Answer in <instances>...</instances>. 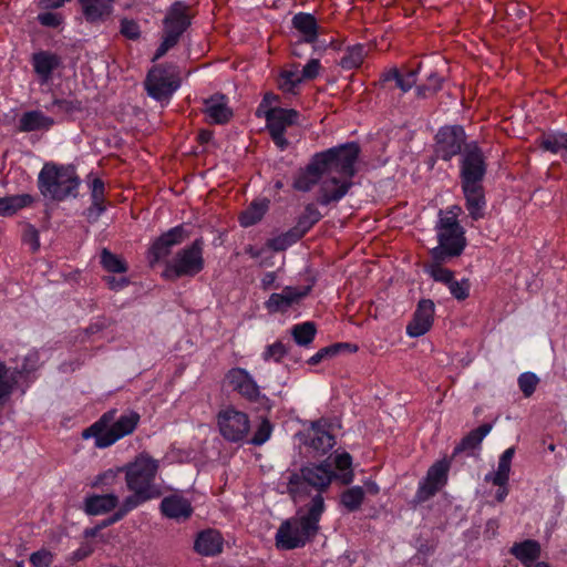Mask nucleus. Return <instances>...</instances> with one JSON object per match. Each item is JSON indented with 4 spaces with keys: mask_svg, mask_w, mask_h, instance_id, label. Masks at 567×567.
I'll list each match as a JSON object with an SVG mask.
<instances>
[{
    "mask_svg": "<svg viewBox=\"0 0 567 567\" xmlns=\"http://www.w3.org/2000/svg\"><path fill=\"white\" fill-rule=\"evenodd\" d=\"M333 464L337 472L327 461L308 464L298 471L286 470L274 483L278 493L289 495L295 503L305 501L312 489L318 492L306 513L299 509L295 517L279 526L275 537L278 548L295 549L305 546L317 534L324 511L320 493L329 487L333 478L342 484L353 481L352 457L349 453L337 454Z\"/></svg>",
    "mask_w": 567,
    "mask_h": 567,
    "instance_id": "f257e3e1",
    "label": "nucleus"
},
{
    "mask_svg": "<svg viewBox=\"0 0 567 567\" xmlns=\"http://www.w3.org/2000/svg\"><path fill=\"white\" fill-rule=\"evenodd\" d=\"M332 150H336V153L331 155L318 188L317 200L322 206L338 203L348 194L360 153L357 143L342 144Z\"/></svg>",
    "mask_w": 567,
    "mask_h": 567,
    "instance_id": "f03ea898",
    "label": "nucleus"
},
{
    "mask_svg": "<svg viewBox=\"0 0 567 567\" xmlns=\"http://www.w3.org/2000/svg\"><path fill=\"white\" fill-rule=\"evenodd\" d=\"M116 411L111 410L104 413L96 422L85 429L82 437L94 439V445L97 449H106L124 436L131 434L140 422V414L128 411L115 417Z\"/></svg>",
    "mask_w": 567,
    "mask_h": 567,
    "instance_id": "7ed1b4c3",
    "label": "nucleus"
},
{
    "mask_svg": "<svg viewBox=\"0 0 567 567\" xmlns=\"http://www.w3.org/2000/svg\"><path fill=\"white\" fill-rule=\"evenodd\" d=\"M80 186L73 166L47 163L38 176V187L41 195L51 200L62 202L68 197H75Z\"/></svg>",
    "mask_w": 567,
    "mask_h": 567,
    "instance_id": "20e7f679",
    "label": "nucleus"
},
{
    "mask_svg": "<svg viewBox=\"0 0 567 567\" xmlns=\"http://www.w3.org/2000/svg\"><path fill=\"white\" fill-rule=\"evenodd\" d=\"M435 230L439 245L430 250L432 259L450 260L463 252L466 238L464 228L457 220V213L440 214Z\"/></svg>",
    "mask_w": 567,
    "mask_h": 567,
    "instance_id": "39448f33",
    "label": "nucleus"
},
{
    "mask_svg": "<svg viewBox=\"0 0 567 567\" xmlns=\"http://www.w3.org/2000/svg\"><path fill=\"white\" fill-rule=\"evenodd\" d=\"M205 268L204 240L195 239L190 245L181 248L167 262L163 277L168 280L193 278Z\"/></svg>",
    "mask_w": 567,
    "mask_h": 567,
    "instance_id": "423d86ee",
    "label": "nucleus"
},
{
    "mask_svg": "<svg viewBox=\"0 0 567 567\" xmlns=\"http://www.w3.org/2000/svg\"><path fill=\"white\" fill-rule=\"evenodd\" d=\"M159 468L157 460L147 453L138 454L133 462L124 466L125 482L128 489H138L153 497L161 495L155 477Z\"/></svg>",
    "mask_w": 567,
    "mask_h": 567,
    "instance_id": "0eeeda50",
    "label": "nucleus"
},
{
    "mask_svg": "<svg viewBox=\"0 0 567 567\" xmlns=\"http://www.w3.org/2000/svg\"><path fill=\"white\" fill-rule=\"evenodd\" d=\"M189 24L188 7L179 1L172 4L164 19V35L156 50L154 60L161 59L168 50L175 47Z\"/></svg>",
    "mask_w": 567,
    "mask_h": 567,
    "instance_id": "6e6552de",
    "label": "nucleus"
},
{
    "mask_svg": "<svg viewBox=\"0 0 567 567\" xmlns=\"http://www.w3.org/2000/svg\"><path fill=\"white\" fill-rule=\"evenodd\" d=\"M145 86L150 96L157 101L168 100L181 86L174 66H154L147 74Z\"/></svg>",
    "mask_w": 567,
    "mask_h": 567,
    "instance_id": "1a4fd4ad",
    "label": "nucleus"
},
{
    "mask_svg": "<svg viewBox=\"0 0 567 567\" xmlns=\"http://www.w3.org/2000/svg\"><path fill=\"white\" fill-rule=\"evenodd\" d=\"M264 117L276 146L280 151L286 150L288 146L285 137L286 130L298 122L299 113L292 109L270 107L264 112Z\"/></svg>",
    "mask_w": 567,
    "mask_h": 567,
    "instance_id": "9d476101",
    "label": "nucleus"
},
{
    "mask_svg": "<svg viewBox=\"0 0 567 567\" xmlns=\"http://www.w3.org/2000/svg\"><path fill=\"white\" fill-rule=\"evenodd\" d=\"M333 153H336V150H332V147L327 151L316 153L308 165L299 169L296 174L293 188L300 192H309L315 185H319Z\"/></svg>",
    "mask_w": 567,
    "mask_h": 567,
    "instance_id": "9b49d317",
    "label": "nucleus"
},
{
    "mask_svg": "<svg viewBox=\"0 0 567 567\" xmlns=\"http://www.w3.org/2000/svg\"><path fill=\"white\" fill-rule=\"evenodd\" d=\"M217 424L223 437L229 442L244 440L250 429L248 415L233 406H227L219 411Z\"/></svg>",
    "mask_w": 567,
    "mask_h": 567,
    "instance_id": "f8f14e48",
    "label": "nucleus"
},
{
    "mask_svg": "<svg viewBox=\"0 0 567 567\" xmlns=\"http://www.w3.org/2000/svg\"><path fill=\"white\" fill-rule=\"evenodd\" d=\"M34 75L41 86L52 84L54 75L63 65L60 55L48 50L34 52L30 59Z\"/></svg>",
    "mask_w": 567,
    "mask_h": 567,
    "instance_id": "ddd939ff",
    "label": "nucleus"
},
{
    "mask_svg": "<svg viewBox=\"0 0 567 567\" xmlns=\"http://www.w3.org/2000/svg\"><path fill=\"white\" fill-rule=\"evenodd\" d=\"M450 464L445 460L435 462L427 471L426 476L420 481L415 494L419 503L425 502L434 496L447 482Z\"/></svg>",
    "mask_w": 567,
    "mask_h": 567,
    "instance_id": "4468645a",
    "label": "nucleus"
},
{
    "mask_svg": "<svg viewBox=\"0 0 567 567\" xmlns=\"http://www.w3.org/2000/svg\"><path fill=\"white\" fill-rule=\"evenodd\" d=\"M311 286H287L280 292H274L265 301V308L270 313H285L309 295Z\"/></svg>",
    "mask_w": 567,
    "mask_h": 567,
    "instance_id": "2eb2a0df",
    "label": "nucleus"
},
{
    "mask_svg": "<svg viewBox=\"0 0 567 567\" xmlns=\"http://www.w3.org/2000/svg\"><path fill=\"white\" fill-rule=\"evenodd\" d=\"M465 143V132L462 126H445L436 134V155L450 161L457 155Z\"/></svg>",
    "mask_w": 567,
    "mask_h": 567,
    "instance_id": "dca6fc26",
    "label": "nucleus"
},
{
    "mask_svg": "<svg viewBox=\"0 0 567 567\" xmlns=\"http://www.w3.org/2000/svg\"><path fill=\"white\" fill-rule=\"evenodd\" d=\"M485 163L477 146H468L462 155L461 178L462 185H482L485 175Z\"/></svg>",
    "mask_w": 567,
    "mask_h": 567,
    "instance_id": "f3484780",
    "label": "nucleus"
},
{
    "mask_svg": "<svg viewBox=\"0 0 567 567\" xmlns=\"http://www.w3.org/2000/svg\"><path fill=\"white\" fill-rule=\"evenodd\" d=\"M40 360V352L38 350H31L23 357L21 370H18V367H16V372H10L6 365L0 362V400L11 392L13 384L18 382L17 377L21 378L22 374L34 371L39 367Z\"/></svg>",
    "mask_w": 567,
    "mask_h": 567,
    "instance_id": "a211bd4d",
    "label": "nucleus"
},
{
    "mask_svg": "<svg viewBox=\"0 0 567 567\" xmlns=\"http://www.w3.org/2000/svg\"><path fill=\"white\" fill-rule=\"evenodd\" d=\"M302 441L305 445L319 455L326 454L336 444L334 436L328 431L324 420L313 422L302 434Z\"/></svg>",
    "mask_w": 567,
    "mask_h": 567,
    "instance_id": "6ab92c4d",
    "label": "nucleus"
},
{
    "mask_svg": "<svg viewBox=\"0 0 567 567\" xmlns=\"http://www.w3.org/2000/svg\"><path fill=\"white\" fill-rule=\"evenodd\" d=\"M188 237L184 226H176L159 236L151 246L148 258L152 264L168 256L174 246L182 244Z\"/></svg>",
    "mask_w": 567,
    "mask_h": 567,
    "instance_id": "aec40b11",
    "label": "nucleus"
},
{
    "mask_svg": "<svg viewBox=\"0 0 567 567\" xmlns=\"http://www.w3.org/2000/svg\"><path fill=\"white\" fill-rule=\"evenodd\" d=\"M434 312L435 306L432 300H420L412 320L406 326V334L411 338H419L425 334L432 327Z\"/></svg>",
    "mask_w": 567,
    "mask_h": 567,
    "instance_id": "412c9836",
    "label": "nucleus"
},
{
    "mask_svg": "<svg viewBox=\"0 0 567 567\" xmlns=\"http://www.w3.org/2000/svg\"><path fill=\"white\" fill-rule=\"evenodd\" d=\"M228 385L248 400H257L260 395L259 386L251 374L243 368H233L226 374Z\"/></svg>",
    "mask_w": 567,
    "mask_h": 567,
    "instance_id": "4be33fe9",
    "label": "nucleus"
},
{
    "mask_svg": "<svg viewBox=\"0 0 567 567\" xmlns=\"http://www.w3.org/2000/svg\"><path fill=\"white\" fill-rule=\"evenodd\" d=\"M159 508L163 516L176 522L187 520L194 512L192 502L177 493L165 496Z\"/></svg>",
    "mask_w": 567,
    "mask_h": 567,
    "instance_id": "5701e85b",
    "label": "nucleus"
},
{
    "mask_svg": "<svg viewBox=\"0 0 567 567\" xmlns=\"http://www.w3.org/2000/svg\"><path fill=\"white\" fill-rule=\"evenodd\" d=\"M115 0H78L85 20L90 23L105 21L113 12Z\"/></svg>",
    "mask_w": 567,
    "mask_h": 567,
    "instance_id": "b1692460",
    "label": "nucleus"
},
{
    "mask_svg": "<svg viewBox=\"0 0 567 567\" xmlns=\"http://www.w3.org/2000/svg\"><path fill=\"white\" fill-rule=\"evenodd\" d=\"M224 539L221 534L215 529H205L197 534L194 549L202 556H215L221 553Z\"/></svg>",
    "mask_w": 567,
    "mask_h": 567,
    "instance_id": "393cba45",
    "label": "nucleus"
},
{
    "mask_svg": "<svg viewBox=\"0 0 567 567\" xmlns=\"http://www.w3.org/2000/svg\"><path fill=\"white\" fill-rule=\"evenodd\" d=\"M204 112L209 122L215 124H224L233 116V111L228 106V100L223 94H214L205 100Z\"/></svg>",
    "mask_w": 567,
    "mask_h": 567,
    "instance_id": "a878e982",
    "label": "nucleus"
},
{
    "mask_svg": "<svg viewBox=\"0 0 567 567\" xmlns=\"http://www.w3.org/2000/svg\"><path fill=\"white\" fill-rule=\"evenodd\" d=\"M55 121L40 110H31L22 113L18 121V130L23 133L34 131H49Z\"/></svg>",
    "mask_w": 567,
    "mask_h": 567,
    "instance_id": "bb28decb",
    "label": "nucleus"
},
{
    "mask_svg": "<svg viewBox=\"0 0 567 567\" xmlns=\"http://www.w3.org/2000/svg\"><path fill=\"white\" fill-rule=\"evenodd\" d=\"M470 216L477 220L484 217L486 200L482 185H462Z\"/></svg>",
    "mask_w": 567,
    "mask_h": 567,
    "instance_id": "cd10ccee",
    "label": "nucleus"
},
{
    "mask_svg": "<svg viewBox=\"0 0 567 567\" xmlns=\"http://www.w3.org/2000/svg\"><path fill=\"white\" fill-rule=\"evenodd\" d=\"M515 447L506 449L499 456L497 468L485 475L484 481L493 485L508 484Z\"/></svg>",
    "mask_w": 567,
    "mask_h": 567,
    "instance_id": "c85d7f7f",
    "label": "nucleus"
},
{
    "mask_svg": "<svg viewBox=\"0 0 567 567\" xmlns=\"http://www.w3.org/2000/svg\"><path fill=\"white\" fill-rule=\"evenodd\" d=\"M511 554L514 555L525 567H534L536 560L540 556V545L538 542L533 539L515 543L511 548Z\"/></svg>",
    "mask_w": 567,
    "mask_h": 567,
    "instance_id": "c756f323",
    "label": "nucleus"
},
{
    "mask_svg": "<svg viewBox=\"0 0 567 567\" xmlns=\"http://www.w3.org/2000/svg\"><path fill=\"white\" fill-rule=\"evenodd\" d=\"M118 504L115 494L91 495L84 501V511L89 515H101L114 509Z\"/></svg>",
    "mask_w": 567,
    "mask_h": 567,
    "instance_id": "7c9ffc66",
    "label": "nucleus"
},
{
    "mask_svg": "<svg viewBox=\"0 0 567 567\" xmlns=\"http://www.w3.org/2000/svg\"><path fill=\"white\" fill-rule=\"evenodd\" d=\"M293 28L301 34V41L313 43L318 37V23L310 13H297L292 18Z\"/></svg>",
    "mask_w": 567,
    "mask_h": 567,
    "instance_id": "2f4dec72",
    "label": "nucleus"
},
{
    "mask_svg": "<svg viewBox=\"0 0 567 567\" xmlns=\"http://www.w3.org/2000/svg\"><path fill=\"white\" fill-rule=\"evenodd\" d=\"M34 198L29 194L0 197V216L8 217L33 204Z\"/></svg>",
    "mask_w": 567,
    "mask_h": 567,
    "instance_id": "473e14b6",
    "label": "nucleus"
},
{
    "mask_svg": "<svg viewBox=\"0 0 567 567\" xmlns=\"http://www.w3.org/2000/svg\"><path fill=\"white\" fill-rule=\"evenodd\" d=\"M493 425L485 423L478 426L477 429L471 431L460 443L458 446L455 447V453L463 451H473L480 449L483 440L492 431Z\"/></svg>",
    "mask_w": 567,
    "mask_h": 567,
    "instance_id": "72a5a7b5",
    "label": "nucleus"
},
{
    "mask_svg": "<svg viewBox=\"0 0 567 567\" xmlns=\"http://www.w3.org/2000/svg\"><path fill=\"white\" fill-rule=\"evenodd\" d=\"M368 54V49L364 44L357 43L350 45L344 50L340 60V66L344 70H352L359 68Z\"/></svg>",
    "mask_w": 567,
    "mask_h": 567,
    "instance_id": "f704fd0d",
    "label": "nucleus"
},
{
    "mask_svg": "<svg viewBox=\"0 0 567 567\" xmlns=\"http://www.w3.org/2000/svg\"><path fill=\"white\" fill-rule=\"evenodd\" d=\"M302 75L298 65L281 71L278 80L279 89L285 93H296V89L302 83Z\"/></svg>",
    "mask_w": 567,
    "mask_h": 567,
    "instance_id": "c9c22d12",
    "label": "nucleus"
},
{
    "mask_svg": "<svg viewBox=\"0 0 567 567\" xmlns=\"http://www.w3.org/2000/svg\"><path fill=\"white\" fill-rule=\"evenodd\" d=\"M268 209L266 199L252 202L251 205L241 213L240 225L249 227L258 223Z\"/></svg>",
    "mask_w": 567,
    "mask_h": 567,
    "instance_id": "e433bc0d",
    "label": "nucleus"
},
{
    "mask_svg": "<svg viewBox=\"0 0 567 567\" xmlns=\"http://www.w3.org/2000/svg\"><path fill=\"white\" fill-rule=\"evenodd\" d=\"M540 146L554 154L567 153V133L554 132L544 135Z\"/></svg>",
    "mask_w": 567,
    "mask_h": 567,
    "instance_id": "4c0bfd02",
    "label": "nucleus"
},
{
    "mask_svg": "<svg viewBox=\"0 0 567 567\" xmlns=\"http://www.w3.org/2000/svg\"><path fill=\"white\" fill-rule=\"evenodd\" d=\"M447 260H437L432 259L431 262L424 266V271L437 282H442L444 285H449L450 281L454 278V272L442 265Z\"/></svg>",
    "mask_w": 567,
    "mask_h": 567,
    "instance_id": "58836bf2",
    "label": "nucleus"
},
{
    "mask_svg": "<svg viewBox=\"0 0 567 567\" xmlns=\"http://www.w3.org/2000/svg\"><path fill=\"white\" fill-rule=\"evenodd\" d=\"M320 219V212L315 205L310 204L299 216L297 225L293 229L302 237Z\"/></svg>",
    "mask_w": 567,
    "mask_h": 567,
    "instance_id": "ea45409f",
    "label": "nucleus"
},
{
    "mask_svg": "<svg viewBox=\"0 0 567 567\" xmlns=\"http://www.w3.org/2000/svg\"><path fill=\"white\" fill-rule=\"evenodd\" d=\"M133 494L125 497L117 512L124 517L127 513L138 507L143 503L153 499L152 495H148L138 489H130Z\"/></svg>",
    "mask_w": 567,
    "mask_h": 567,
    "instance_id": "a19ab883",
    "label": "nucleus"
},
{
    "mask_svg": "<svg viewBox=\"0 0 567 567\" xmlns=\"http://www.w3.org/2000/svg\"><path fill=\"white\" fill-rule=\"evenodd\" d=\"M316 336V326L312 322H303L292 328V337L297 344L309 346Z\"/></svg>",
    "mask_w": 567,
    "mask_h": 567,
    "instance_id": "79ce46f5",
    "label": "nucleus"
},
{
    "mask_svg": "<svg viewBox=\"0 0 567 567\" xmlns=\"http://www.w3.org/2000/svg\"><path fill=\"white\" fill-rule=\"evenodd\" d=\"M364 498V491L361 486H353L341 494L342 505L350 512L357 511Z\"/></svg>",
    "mask_w": 567,
    "mask_h": 567,
    "instance_id": "37998d69",
    "label": "nucleus"
},
{
    "mask_svg": "<svg viewBox=\"0 0 567 567\" xmlns=\"http://www.w3.org/2000/svg\"><path fill=\"white\" fill-rule=\"evenodd\" d=\"M101 264L110 272L122 274L126 271L125 262L107 249H103L101 254Z\"/></svg>",
    "mask_w": 567,
    "mask_h": 567,
    "instance_id": "c03bdc74",
    "label": "nucleus"
},
{
    "mask_svg": "<svg viewBox=\"0 0 567 567\" xmlns=\"http://www.w3.org/2000/svg\"><path fill=\"white\" fill-rule=\"evenodd\" d=\"M539 383L538 377L533 372H524L518 377V386L525 398H529Z\"/></svg>",
    "mask_w": 567,
    "mask_h": 567,
    "instance_id": "a18cd8bd",
    "label": "nucleus"
},
{
    "mask_svg": "<svg viewBox=\"0 0 567 567\" xmlns=\"http://www.w3.org/2000/svg\"><path fill=\"white\" fill-rule=\"evenodd\" d=\"M299 238H301V236L295 229H292L291 231L271 239L269 246L276 251L285 250L295 244Z\"/></svg>",
    "mask_w": 567,
    "mask_h": 567,
    "instance_id": "49530a36",
    "label": "nucleus"
},
{
    "mask_svg": "<svg viewBox=\"0 0 567 567\" xmlns=\"http://www.w3.org/2000/svg\"><path fill=\"white\" fill-rule=\"evenodd\" d=\"M451 295L457 300H464L470 295V282L467 279H462L460 281L454 280V278L447 285Z\"/></svg>",
    "mask_w": 567,
    "mask_h": 567,
    "instance_id": "de8ad7c7",
    "label": "nucleus"
},
{
    "mask_svg": "<svg viewBox=\"0 0 567 567\" xmlns=\"http://www.w3.org/2000/svg\"><path fill=\"white\" fill-rule=\"evenodd\" d=\"M54 560V554L42 548L31 554L30 563L33 567H50Z\"/></svg>",
    "mask_w": 567,
    "mask_h": 567,
    "instance_id": "09e8293b",
    "label": "nucleus"
},
{
    "mask_svg": "<svg viewBox=\"0 0 567 567\" xmlns=\"http://www.w3.org/2000/svg\"><path fill=\"white\" fill-rule=\"evenodd\" d=\"M272 426L268 420H262L250 440L254 445H262L271 435Z\"/></svg>",
    "mask_w": 567,
    "mask_h": 567,
    "instance_id": "8fccbe9b",
    "label": "nucleus"
},
{
    "mask_svg": "<svg viewBox=\"0 0 567 567\" xmlns=\"http://www.w3.org/2000/svg\"><path fill=\"white\" fill-rule=\"evenodd\" d=\"M286 347L281 342H275L268 346L262 352V359L265 361H275L278 362L286 354Z\"/></svg>",
    "mask_w": 567,
    "mask_h": 567,
    "instance_id": "3c124183",
    "label": "nucleus"
},
{
    "mask_svg": "<svg viewBox=\"0 0 567 567\" xmlns=\"http://www.w3.org/2000/svg\"><path fill=\"white\" fill-rule=\"evenodd\" d=\"M442 79L436 73H431L427 79V84L417 87V94L421 96H427L431 93L436 92L441 89Z\"/></svg>",
    "mask_w": 567,
    "mask_h": 567,
    "instance_id": "603ef678",
    "label": "nucleus"
},
{
    "mask_svg": "<svg viewBox=\"0 0 567 567\" xmlns=\"http://www.w3.org/2000/svg\"><path fill=\"white\" fill-rule=\"evenodd\" d=\"M121 33L131 40H136L141 35L140 25L134 20L123 19L121 21Z\"/></svg>",
    "mask_w": 567,
    "mask_h": 567,
    "instance_id": "864d4df0",
    "label": "nucleus"
},
{
    "mask_svg": "<svg viewBox=\"0 0 567 567\" xmlns=\"http://www.w3.org/2000/svg\"><path fill=\"white\" fill-rule=\"evenodd\" d=\"M417 72L419 70H410L405 73H401L399 80L396 81L398 87H400L403 92L411 90L416 82Z\"/></svg>",
    "mask_w": 567,
    "mask_h": 567,
    "instance_id": "5fc2aeb1",
    "label": "nucleus"
},
{
    "mask_svg": "<svg viewBox=\"0 0 567 567\" xmlns=\"http://www.w3.org/2000/svg\"><path fill=\"white\" fill-rule=\"evenodd\" d=\"M321 69L320 61L318 59H311L308 63L300 70L302 75V81L313 80L319 75Z\"/></svg>",
    "mask_w": 567,
    "mask_h": 567,
    "instance_id": "6e6d98bb",
    "label": "nucleus"
},
{
    "mask_svg": "<svg viewBox=\"0 0 567 567\" xmlns=\"http://www.w3.org/2000/svg\"><path fill=\"white\" fill-rule=\"evenodd\" d=\"M124 471V467H116V468H110L105 472H103L102 474H100L95 481H94V485L99 486V485H112L116 477L118 476V474L121 472Z\"/></svg>",
    "mask_w": 567,
    "mask_h": 567,
    "instance_id": "4d7b16f0",
    "label": "nucleus"
},
{
    "mask_svg": "<svg viewBox=\"0 0 567 567\" xmlns=\"http://www.w3.org/2000/svg\"><path fill=\"white\" fill-rule=\"evenodd\" d=\"M95 550V545L90 538H85L80 547L72 553V558L76 561L89 557Z\"/></svg>",
    "mask_w": 567,
    "mask_h": 567,
    "instance_id": "13d9d810",
    "label": "nucleus"
},
{
    "mask_svg": "<svg viewBox=\"0 0 567 567\" xmlns=\"http://www.w3.org/2000/svg\"><path fill=\"white\" fill-rule=\"evenodd\" d=\"M53 105L64 114H72L81 110V103L75 100H55Z\"/></svg>",
    "mask_w": 567,
    "mask_h": 567,
    "instance_id": "bf43d9fd",
    "label": "nucleus"
},
{
    "mask_svg": "<svg viewBox=\"0 0 567 567\" xmlns=\"http://www.w3.org/2000/svg\"><path fill=\"white\" fill-rule=\"evenodd\" d=\"M101 526H95L93 528H87L84 530L83 535L84 538H90L93 540L94 545L96 546L97 543H107L110 539L109 534H104L101 532Z\"/></svg>",
    "mask_w": 567,
    "mask_h": 567,
    "instance_id": "052dcab7",
    "label": "nucleus"
},
{
    "mask_svg": "<svg viewBox=\"0 0 567 567\" xmlns=\"http://www.w3.org/2000/svg\"><path fill=\"white\" fill-rule=\"evenodd\" d=\"M91 189V202L104 203V183L100 178H94L90 185Z\"/></svg>",
    "mask_w": 567,
    "mask_h": 567,
    "instance_id": "680f3d73",
    "label": "nucleus"
},
{
    "mask_svg": "<svg viewBox=\"0 0 567 567\" xmlns=\"http://www.w3.org/2000/svg\"><path fill=\"white\" fill-rule=\"evenodd\" d=\"M42 25L55 28L61 23V16L53 12H43L38 16Z\"/></svg>",
    "mask_w": 567,
    "mask_h": 567,
    "instance_id": "e2e57ef3",
    "label": "nucleus"
},
{
    "mask_svg": "<svg viewBox=\"0 0 567 567\" xmlns=\"http://www.w3.org/2000/svg\"><path fill=\"white\" fill-rule=\"evenodd\" d=\"M105 205L102 202H92L91 206L86 209L85 216L90 221H95L104 213Z\"/></svg>",
    "mask_w": 567,
    "mask_h": 567,
    "instance_id": "0e129e2a",
    "label": "nucleus"
},
{
    "mask_svg": "<svg viewBox=\"0 0 567 567\" xmlns=\"http://www.w3.org/2000/svg\"><path fill=\"white\" fill-rule=\"evenodd\" d=\"M277 274L275 271L266 272L261 278V288L264 290H269L271 288H279V285L276 284Z\"/></svg>",
    "mask_w": 567,
    "mask_h": 567,
    "instance_id": "69168bd1",
    "label": "nucleus"
},
{
    "mask_svg": "<svg viewBox=\"0 0 567 567\" xmlns=\"http://www.w3.org/2000/svg\"><path fill=\"white\" fill-rule=\"evenodd\" d=\"M337 352L336 348H323L319 350L316 354H313L309 360L308 363L311 365L318 364L323 358H326L329 354H333Z\"/></svg>",
    "mask_w": 567,
    "mask_h": 567,
    "instance_id": "338daca9",
    "label": "nucleus"
},
{
    "mask_svg": "<svg viewBox=\"0 0 567 567\" xmlns=\"http://www.w3.org/2000/svg\"><path fill=\"white\" fill-rule=\"evenodd\" d=\"M24 239L30 243L32 250H37L40 247L39 235L34 227L28 228Z\"/></svg>",
    "mask_w": 567,
    "mask_h": 567,
    "instance_id": "774afa93",
    "label": "nucleus"
}]
</instances>
